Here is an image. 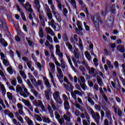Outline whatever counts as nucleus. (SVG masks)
<instances>
[{
  "instance_id": "obj_1",
  "label": "nucleus",
  "mask_w": 125,
  "mask_h": 125,
  "mask_svg": "<svg viewBox=\"0 0 125 125\" xmlns=\"http://www.w3.org/2000/svg\"><path fill=\"white\" fill-rule=\"evenodd\" d=\"M86 109L90 110V112L91 114L92 115V118L95 121L96 123L99 125V119H100V117H99V114L98 113H94V111H93V109L91 108V107L87 105Z\"/></svg>"
},
{
  "instance_id": "obj_2",
  "label": "nucleus",
  "mask_w": 125,
  "mask_h": 125,
  "mask_svg": "<svg viewBox=\"0 0 125 125\" xmlns=\"http://www.w3.org/2000/svg\"><path fill=\"white\" fill-rule=\"evenodd\" d=\"M96 21L93 22V24L95 26V30L96 32H100V27H99V23H101V25L103 24V21L101 20V17L99 16L96 18Z\"/></svg>"
},
{
  "instance_id": "obj_3",
  "label": "nucleus",
  "mask_w": 125,
  "mask_h": 125,
  "mask_svg": "<svg viewBox=\"0 0 125 125\" xmlns=\"http://www.w3.org/2000/svg\"><path fill=\"white\" fill-rule=\"evenodd\" d=\"M105 24L106 27L108 28L113 27V25H114V18H113V17H109V18L106 20Z\"/></svg>"
},
{
  "instance_id": "obj_4",
  "label": "nucleus",
  "mask_w": 125,
  "mask_h": 125,
  "mask_svg": "<svg viewBox=\"0 0 125 125\" xmlns=\"http://www.w3.org/2000/svg\"><path fill=\"white\" fill-rule=\"evenodd\" d=\"M54 99L55 100L56 102L58 103V104H62V102H59V101H62L61 99L60 98V95H59V91H56L55 92V95H53Z\"/></svg>"
},
{
  "instance_id": "obj_5",
  "label": "nucleus",
  "mask_w": 125,
  "mask_h": 125,
  "mask_svg": "<svg viewBox=\"0 0 125 125\" xmlns=\"http://www.w3.org/2000/svg\"><path fill=\"white\" fill-rule=\"evenodd\" d=\"M4 27H5V28L7 30V31H8V32H9V30H8V26H7V24H6V21H5V19L3 18L0 19V28H1V29H3Z\"/></svg>"
},
{
  "instance_id": "obj_6",
  "label": "nucleus",
  "mask_w": 125,
  "mask_h": 125,
  "mask_svg": "<svg viewBox=\"0 0 125 125\" xmlns=\"http://www.w3.org/2000/svg\"><path fill=\"white\" fill-rule=\"evenodd\" d=\"M66 114L69 116V117L64 114L63 115V118L64 120L66 121V122L70 123V122H71V119H72V114L69 112V111H66Z\"/></svg>"
},
{
  "instance_id": "obj_7",
  "label": "nucleus",
  "mask_w": 125,
  "mask_h": 125,
  "mask_svg": "<svg viewBox=\"0 0 125 125\" xmlns=\"http://www.w3.org/2000/svg\"><path fill=\"white\" fill-rule=\"evenodd\" d=\"M86 69L88 71L89 74L91 75H94V73H95V68L94 67H90L89 65H86Z\"/></svg>"
},
{
  "instance_id": "obj_8",
  "label": "nucleus",
  "mask_w": 125,
  "mask_h": 125,
  "mask_svg": "<svg viewBox=\"0 0 125 125\" xmlns=\"http://www.w3.org/2000/svg\"><path fill=\"white\" fill-rule=\"evenodd\" d=\"M23 90L25 93L22 92V93H21L20 94L21 96H23L24 98H27V97L29 96V94H30V93L28 92V89H27V88H24L23 89Z\"/></svg>"
},
{
  "instance_id": "obj_9",
  "label": "nucleus",
  "mask_w": 125,
  "mask_h": 125,
  "mask_svg": "<svg viewBox=\"0 0 125 125\" xmlns=\"http://www.w3.org/2000/svg\"><path fill=\"white\" fill-rule=\"evenodd\" d=\"M0 43L4 47H6L8 45V43L3 38L0 39Z\"/></svg>"
},
{
  "instance_id": "obj_10",
  "label": "nucleus",
  "mask_w": 125,
  "mask_h": 125,
  "mask_svg": "<svg viewBox=\"0 0 125 125\" xmlns=\"http://www.w3.org/2000/svg\"><path fill=\"white\" fill-rule=\"evenodd\" d=\"M51 8L52 11V13L54 15L56 18H57V16L56 15L58 14V13L55 12L56 9H55V7L54 6V5L53 4L51 5Z\"/></svg>"
},
{
  "instance_id": "obj_11",
  "label": "nucleus",
  "mask_w": 125,
  "mask_h": 125,
  "mask_svg": "<svg viewBox=\"0 0 125 125\" xmlns=\"http://www.w3.org/2000/svg\"><path fill=\"white\" fill-rule=\"evenodd\" d=\"M45 96L47 100H50L49 94H50V90H47L44 92Z\"/></svg>"
},
{
  "instance_id": "obj_12",
  "label": "nucleus",
  "mask_w": 125,
  "mask_h": 125,
  "mask_svg": "<svg viewBox=\"0 0 125 125\" xmlns=\"http://www.w3.org/2000/svg\"><path fill=\"white\" fill-rule=\"evenodd\" d=\"M24 119L27 122L28 125H33V121H32L28 116H25Z\"/></svg>"
},
{
  "instance_id": "obj_13",
  "label": "nucleus",
  "mask_w": 125,
  "mask_h": 125,
  "mask_svg": "<svg viewBox=\"0 0 125 125\" xmlns=\"http://www.w3.org/2000/svg\"><path fill=\"white\" fill-rule=\"evenodd\" d=\"M70 3H71L74 9H76V10H77V2H76V0H70Z\"/></svg>"
},
{
  "instance_id": "obj_14",
  "label": "nucleus",
  "mask_w": 125,
  "mask_h": 125,
  "mask_svg": "<svg viewBox=\"0 0 125 125\" xmlns=\"http://www.w3.org/2000/svg\"><path fill=\"white\" fill-rule=\"evenodd\" d=\"M61 64L62 69H65V68H66V63L64 62L63 58L61 59Z\"/></svg>"
},
{
  "instance_id": "obj_15",
  "label": "nucleus",
  "mask_w": 125,
  "mask_h": 125,
  "mask_svg": "<svg viewBox=\"0 0 125 125\" xmlns=\"http://www.w3.org/2000/svg\"><path fill=\"white\" fill-rule=\"evenodd\" d=\"M39 34L40 37L42 39L44 37V34H43V29L42 28H40Z\"/></svg>"
},
{
  "instance_id": "obj_16",
  "label": "nucleus",
  "mask_w": 125,
  "mask_h": 125,
  "mask_svg": "<svg viewBox=\"0 0 125 125\" xmlns=\"http://www.w3.org/2000/svg\"><path fill=\"white\" fill-rule=\"evenodd\" d=\"M16 91L17 92H21V93H22V92H23V88H22V87L20 86V85H17Z\"/></svg>"
},
{
  "instance_id": "obj_17",
  "label": "nucleus",
  "mask_w": 125,
  "mask_h": 125,
  "mask_svg": "<svg viewBox=\"0 0 125 125\" xmlns=\"http://www.w3.org/2000/svg\"><path fill=\"white\" fill-rule=\"evenodd\" d=\"M105 116H106V117L108 119V120L113 121V120H112V116H111V112L110 111V110H109L108 111H107L106 112Z\"/></svg>"
},
{
  "instance_id": "obj_18",
  "label": "nucleus",
  "mask_w": 125,
  "mask_h": 125,
  "mask_svg": "<svg viewBox=\"0 0 125 125\" xmlns=\"http://www.w3.org/2000/svg\"><path fill=\"white\" fill-rule=\"evenodd\" d=\"M20 74L24 80H26L27 79V76L26 75L25 72L23 71H20Z\"/></svg>"
},
{
  "instance_id": "obj_19",
  "label": "nucleus",
  "mask_w": 125,
  "mask_h": 125,
  "mask_svg": "<svg viewBox=\"0 0 125 125\" xmlns=\"http://www.w3.org/2000/svg\"><path fill=\"white\" fill-rule=\"evenodd\" d=\"M29 4L30 3L29 2H26L25 4L23 3L21 5L22 6V7H23V8L25 9V10H28V6H29Z\"/></svg>"
},
{
  "instance_id": "obj_20",
  "label": "nucleus",
  "mask_w": 125,
  "mask_h": 125,
  "mask_svg": "<svg viewBox=\"0 0 125 125\" xmlns=\"http://www.w3.org/2000/svg\"><path fill=\"white\" fill-rule=\"evenodd\" d=\"M1 90L2 91V94L3 95H5L6 94V89H5V87H4V85L2 84L1 86Z\"/></svg>"
},
{
  "instance_id": "obj_21",
  "label": "nucleus",
  "mask_w": 125,
  "mask_h": 125,
  "mask_svg": "<svg viewBox=\"0 0 125 125\" xmlns=\"http://www.w3.org/2000/svg\"><path fill=\"white\" fill-rule=\"evenodd\" d=\"M45 30L47 34H52L53 33V30H52L50 27H46Z\"/></svg>"
},
{
  "instance_id": "obj_22",
  "label": "nucleus",
  "mask_w": 125,
  "mask_h": 125,
  "mask_svg": "<svg viewBox=\"0 0 125 125\" xmlns=\"http://www.w3.org/2000/svg\"><path fill=\"white\" fill-rule=\"evenodd\" d=\"M57 71L60 75V78H63L64 76L63 75V73L62 72V70L60 68H57Z\"/></svg>"
},
{
  "instance_id": "obj_23",
  "label": "nucleus",
  "mask_w": 125,
  "mask_h": 125,
  "mask_svg": "<svg viewBox=\"0 0 125 125\" xmlns=\"http://www.w3.org/2000/svg\"><path fill=\"white\" fill-rule=\"evenodd\" d=\"M65 44L66 46H68L69 50H71V51L72 50H73V46H72L71 43H70V42H65Z\"/></svg>"
},
{
  "instance_id": "obj_24",
  "label": "nucleus",
  "mask_w": 125,
  "mask_h": 125,
  "mask_svg": "<svg viewBox=\"0 0 125 125\" xmlns=\"http://www.w3.org/2000/svg\"><path fill=\"white\" fill-rule=\"evenodd\" d=\"M50 67L51 68V72H52V73H54V72H55V65L54 63H51V64H50Z\"/></svg>"
},
{
  "instance_id": "obj_25",
  "label": "nucleus",
  "mask_w": 125,
  "mask_h": 125,
  "mask_svg": "<svg viewBox=\"0 0 125 125\" xmlns=\"http://www.w3.org/2000/svg\"><path fill=\"white\" fill-rule=\"evenodd\" d=\"M30 81L33 84V85H34V86H38V82H37V80H36V78L31 79Z\"/></svg>"
},
{
  "instance_id": "obj_26",
  "label": "nucleus",
  "mask_w": 125,
  "mask_h": 125,
  "mask_svg": "<svg viewBox=\"0 0 125 125\" xmlns=\"http://www.w3.org/2000/svg\"><path fill=\"white\" fill-rule=\"evenodd\" d=\"M7 71L8 72L10 75H13V69L12 68V67H7Z\"/></svg>"
},
{
  "instance_id": "obj_27",
  "label": "nucleus",
  "mask_w": 125,
  "mask_h": 125,
  "mask_svg": "<svg viewBox=\"0 0 125 125\" xmlns=\"http://www.w3.org/2000/svg\"><path fill=\"white\" fill-rule=\"evenodd\" d=\"M97 82L99 84L100 86H102V84H103V82H102V79H101V78H97Z\"/></svg>"
},
{
  "instance_id": "obj_28",
  "label": "nucleus",
  "mask_w": 125,
  "mask_h": 125,
  "mask_svg": "<svg viewBox=\"0 0 125 125\" xmlns=\"http://www.w3.org/2000/svg\"><path fill=\"white\" fill-rule=\"evenodd\" d=\"M7 96L8 99H9V100H11V101L12 100V99L13 98V96L12 95V94H11V93L9 92H7Z\"/></svg>"
},
{
  "instance_id": "obj_29",
  "label": "nucleus",
  "mask_w": 125,
  "mask_h": 125,
  "mask_svg": "<svg viewBox=\"0 0 125 125\" xmlns=\"http://www.w3.org/2000/svg\"><path fill=\"white\" fill-rule=\"evenodd\" d=\"M3 63L4 64V66H6V67H8V66L10 65L9 62L7 61V60L6 59L3 60Z\"/></svg>"
},
{
  "instance_id": "obj_30",
  "label": "nucleus",
  "mask_w": 125,
  "mask_h": 125,
  "mask_svg": "<svg viewBox=\"0 0 125 125\" xmlns=\"http://www.w3.org/2000/svg\"><path fill=\"white\" fill-rule=\"evenodd\" d=\"M11 84L14 86H16V85L17 84V81L16 80V79H15V78H13V80L11 81Z\"/></svg>"
},
{
  "instance_id": "obj_31",
  "label": "nucleus",
  "mask_w": 125,
  "mask_h": 125,
  "mask_svg": "<svg viewBox=\"0 0 125 125\" xmlns=\"http://www.w3.org/2000/svg\"><path fill=\"white\" fill-rule=\"evenodd\" d=\"M95 108L98 112H100V111H101V105L99 104H96L95 106Z\"/></svg>"
},
{
  "instance_id": "obj_32",
  "label": "nucleus",
  "mask_w": 125,
  "mask_h": 125,
  "mask_svg": "<svg viewBox=\"0 0 125 125\" xmlns=\"http://www.w3.org/2000/svg\"><path fill=\"white\" fill-rule=\"evenodd\" d=\"M50 104L54 111H56V110H57V107H56V106H55V104H54V102L53 101H51L50 102Z\"/></svg>"
},
{
  "instance_id": "obj_33",
  "label": "nucleus",
  "mask_w": 125,
  "mask_h": 125,
  "mask_svg": "<svg viewBox=\"0 0 125 125\" xmlns=\"http://www.w3.org/2000/svg\"><path fill=\"white\" fill-rule=\"evenodd\" d=\"M34 116H35V118H36L37 121H39V122L42 121V117H41V116H40V115H39L38 114H35Z\"/></svg>"
},
{
  "instance_id": "obj_34",
  "label": "nucleus",
  "mask_w": 125,
  "mask_h": 125,
  "mask_svg": "<svg viewBox=\"0 0 125 125\" xmlns=\"http://www.w3.org/2000/svg\"><path fill=\"white\" fill-rule=\"evenodd\" d=\"M106 63L107 64V66H108V67L110 69H113L114 68V66H113V65H112V63H111V62H110V61L107 60Z\"/></svg>"
},
{
  "instance_id": "obj_35",
  "label": "nucleus",
  "mask_w": 125,
  "mask_h": 125,
  "mask_svg": "<svg viewBox=\"0 0 125 125\" xmlns=\"http://www.w3.org/2000/svg\"><path fill=\"white\" fill-rule=\"evenodd\" d=\"M62 40L63 42H68L69 40L68 39V37H67V34H64L62 36Z\"/></svg>"
},
{
  "instance_id": "obj_36",
  "label": "nucleus",
  "mask_w": 125,
  "mask_h": 125,
  "mask_svg": "<svg viewBox=\"0 0 125 125\" xmlns=\"http://www.w3.org/2000/svg\"><path fill=\"white\" fill-rule=\"evenodd\" d=\"M85 57H86V58L88 59V60H90V54H89V52H88V51L85 52Z\"/></svg>"
},
{
  "instance_id": "obj_37",
  "label": "nucleus",
  "mask_w": 125,
  "mask_h": 125,
  "mask_svg": "<svg viewBox=\"0 0 125 125\" xmlns=\"http://www.w3.org/2000/svg\"><path fill=\"white\" fill-rule=\"evenodd\" d=\"M24 105H25V106H26V107H31V103H30L29 102V101H25V102H24Z\"/></svg>"
},
{
  "instance_id": "obj_38",
  "label": "nucleus",
  "mask_w": 125,
  "mask_h": 125,
  "mask_svg": "<svg viewBox=\"0 0 125 125\" xmlns=\"http://www.w3.org/2000/svg\"><path fill=\"white\" fill-rule=\"evenodd\" d=\"M74 57L76 59H79V58H80V55H79V53H78V52H77V51L76 50H74Z\"/></svg>"
},
{
  "instance_id": "obj_39",
  "label": "nucleus",
  "mask_w": 125,
  "mask_h": 125,
  "mask_svg": "<svg viewBox=\"0 0 125 125\" xmlns=\"http://www.w3.org/2000/svg\"><path fill=\"white\" fill-rule=\"evenodd\" d=\"M16 30L18 33V36H21L22 35V31L19 29V27H16Z\"/></svg>"
},
{
  "instance_id": "obj_40",
  "label": "nucleus",
  "mask_w": 125,
  "mask_h": 125,
  "mask_svg": "<svg viewBox=\"0 0 125 125\" xmlns=\"http://www.w3.org/2000/svg\"><path fill=\"white\" fill-rule=\"evenodd\" d=\"M31 58L35 63H37V62H38V60L37 59V58H36V56L35 55V54H32Z\"/></svg>"
},
{
  "instance_id": "obj_41",
  "label": "nucleus",
  "mask_w": 125,
  "mask_h": 125,
  "mask_svg": "<svg viewBox=\"0 0 125 125\" xmlns=\"http://www.w3.org/2000/svg\"><path fill=\"white\" fill-rule=\"evenodd\" d=\"M36 7V10L40 14L43 13V12L42 11H41V5H39V6H38Z\"/></svg>"
},
{
  "instance_id": "obj_42",
  "label": "nucleus",
  "mask_w": 125,
  "mask_h": 125,
  "mask_svg": "<svg viewBox=\"0 0 125 125\" xmlns=\"http://www.w3.org/2000/svg\"><path fill=\"white\" fill-rule=\"evenodd\" d=\"M43 121L44 122V123H47L48 122V124H50L51 122V121L49 120V119L46 118V117H44L43 118Z\"/></svg>"
},
{
  "instance_id": "obj_43",
  "label": "nucleus",
  "mask_w": 125,
  "mask_h": 125,
  "mask_svg": "<svg viewBox=\"0 0 125 125\" xmlns=\"http://www.w3.org/2000/svg\"><path fill=\"white\" fill-rule=\"evenodd\" d=\"M93 62L94 63V65H95V67H97V66H98V65H99L98 59H97V58H94L93 59Z\"/></svg>"
},
{
  "instance_id": "obj_44",
  "label": "nucleus",
  "mask_w": 125,
  "mask_h": 125,
  "mask_svg": "<svg viewBox=\"0 0 125 125\" xmlns=\"http://www.w3.org/2000/svg\"><path fill=\"white\" fill-rule=\"evenodd\" d=\"M54 20L52 19L50 22H49V26H52V27H53V28L54 27V26H55V24H54Z\"/></svg>"
},
{
  "instance_id": "obj_45",
  "label": "nucleus",
  "mask_w": 125,
  "mask_h": 125,
  "mask_svg": "<svg viewBox=\"0 0 125 125\" xmlns=\"http://www.w3.org/2000/svg\"><path fill=\"white\" fill-rule=\"evenodd\" d=\"M85 118L86 119V120H87V122L90 123V121H89L90 119L89 118V115H88V113H87L86 112H85Z\"/></svg>"
},
{
  "instance_id": "obj_46",
  "label": "nucleus",
  "mask_w": 125,
  "mask_h": 125,
  "mask_svg": "<svg viewBox=\"0 0 125 125\" xmlns=\"http://www.w3.org/2000/svg\"><path fill=\"white\" fill-rule=\"evenodd\" d=\"M9 54L12 59H13L14 58V52L12 50H11L9 52Z\"/></svg>"
},
{
  "instance_id": "obj_47",
  "label": "nucleus",
  "mask_w": 125,
  "mask_h": 125,
  "mask_svg": "<svg viewBox=\"0 0 125 125\" xmlns=\"http://www.w3.org/2000/svg\"><path fill=\"white\" fill-rule=\"evenodd\" d=\"M17 79L18 80L19 83H20L21 84H22V83H23V81H22V80L21 79V77L18 76Z\"/></svg>"
},
{
  "instance_id": "obj_48",
  "label": "nucleus",
  "mask_w": 125,
  "mask_h": 125,
  "mask_svg": "<svg viewBox=\"0 0 125 125\" xmlns=\"http://www.w3.org/2000/svg\"><path fill=\"white\" fill-rule=\"evenodd\" d=\"M63 14L64 16H67V14H68V10L67 8H64L63 10Z\"/></svg>"
},
{
  "instance_id": "obj_49",
  "label": "nucleus",
  "mask_w": 125,
  "mask_h": 125,
  "mask_svg": "<svg viewBox=\"0 0 125 125\" xmlns=\"http://www.w3.org/2000/svg\"><path fill=\"white\" fill-rule=\"evenodd\" d=\"M104 53L106 56H108V55H111V52L108 51V50L107 49H104Z\"/></svg>"
},
{
  "instance_id": "obj_50",
  "label": "nucleus",
  "mask_w": 125,
  "mask_h": 125,
  "mask_svg": "<svg viewBox=\"0 0 125 125\" xmlns=\"http://www.w3.org/2000/svg\"><path fill=\"white\" fill-rule=\"evenodd\" d=\"M45 84L46 85L47 87H48V88H50V87H51V85H50V83H49V82H48V81H46L45 82Z\"/></svg>"
},
{
  "instance_id": "obj_51",
  "label": "nucleus",
  "mask_w": 125,
  "mask_h": 125,
  "mask_svg": "<svg viewBox=\"0 0 125 125\" xmlns=\"http://www.w3.org/2000/svg\"><path fill=\"white\" fill-rule=\"evenodd\" d=\"M26 41H27V42H28L29 46H32V45H33V42H32V41L31 40H28V38H27V37L26 38Z\"/></svg>"
},
{
  "instance_id": "obj_52",
  "label": "nucleus",
  "mask_w": 125,
  "mask_h": 125,
  "mask_svg": "<svg viewBox=\"0 0 125 125\" xmlns=\"http://www.w3.org/2000/svg\"><path fill=\"white\" fill-rule=\"evenodd\" d=\"M75 116H77V117H79V116L81 115V112L79 110H76L75 111Z\"/></svg>"
},
{
  "instance_id": "obj_53",
  "label": "nucleus",
  "mask_w": 125,
  "mask_h": 125,
  "mask_svg": "<svg viewBox=\"0 0 125 125\" xmlns=\"http://www.w3.org/2000/svg\"><path fill=\"white\" fill-rule=\"evenodd\" d=\"M47 16L48 17L49 20H51V19H52V14L51 13H47Z\"/></svg>"
},
{
  "instance_id": "obj_54",
  "label": "nucleus",
  "mask_w": 125,
  "mask_h": 125,
  "mask_svg": "<svg viewBox=\"0 0 125 125\" xmlns=\"http://www.w3.org/2000/svg\"><path fill=\"white\" fill-rule=\"evenodd\" d=\"M81 87L83 89V90H85L87 88V86H86L85 84H83L81 85Z\"/></svg>"
},
{
  "instance_id": "obj_55",
  "label": "nucleus",
  "mask_w": 125,
  "mask_h": 125,
  "mask_svg": "<svg viewBox=\"0 0 125 125\" xmlns=\"http://www.w3.org/2000/svg\"><path fill=\"white\" fill-rule=\"evenodd\" d=\"M32 61H29L27 63V66L30 69H31V68H32Z\"/></svg>"
},
{
  "instance_id": "obj_56",
  "label": "nucleus",
  "mask_w": 125,
  "mask_h": 125,
  "mask_svg": "<svg viewBox=\"0 0 125 125\" xmlns=\"http://www.w3.org/2000/svg\"><path fill=\"white\" fill-rule=\"evenodd\" d=\"M28 77H29V78L30 81H31V80H33V79H35V77H34V76H33V75L31 74V73H28Z\"/></svg>"
},
{
  "instance_id": "obj_57",
  "label": "nucleus",
  "mask_w": 125,
  "mask_h": 125,
  "mask_svg": "<svg viewBox=\"0 0 125 125\" xmlns=\"http://www.w3.org/2000/svg\"><path fill=\"white\" fill-rule=\"evenodd\" d=\"M70 42L71 43H73V44H77V45L79 44H78V43H77V42H75V40H74V38L71 39Z\"/></svg>"
},
{
  "instance_id": "obj_58",
  "label": "nucleus",
  "mask_w": 125,
  "mask_h": 125,
  "mask_svg": "<svg viewBox=\"0 0 125 125\" xmlns=\"http://www.w3.org/2000/svg\"><path fill=\"white\" fill-rule=\"evenodd\" d=\"M58 121H59V124H60L61 125L62 124H64V118H61L60 119H59Z\"/></svg>"
},
{
  "instance_id": "obj_59",
  "label": "nucleus",
  "mask_w": 125,
  "mask_h": 125,
  "mask_svg": "<svg viewBox=\"0 0 125 125\" xmlns=\"http://www.w3.org/2000/svg\"><path fill=\"white\" fill-rule=\"evenodd\" d=\"M54 29L55 30H56L57 32H58L60 31V26L59 25L58 26V27L56 26H54Z\"/></svg>"
},
{
  "instance_id": "obj_60",
  "label": "nucleus",
  "mask_w": 125,
  "mask_h": 125,
  "mask_svg": "<svg viewBox=\"0 0 125 125\" xmlns=\"http://www.w3.org/2000/svg\"><path fill=\"white\" fill-rule=\"evenodd\" d=\"M80 69L81 72H85V71H86L85 67H84V66H80Z\"/></svg>"
},
{
  "instance_id": "obj_61",
  "label": "nucleus",
  "mask_w": 125,
  "mask_h": 125,
  "mask_svg": "<svg viewBox=\"0 0 125 125\" xmlns=\"http://www.w3.org/2000/svg\"><path fill=\"white\" fill-rule=\"evenodd\" d=\"M119 51L120 52H121V53H125V47H122L120 49V50H119Z\"/></svg>"
},
{
  "instance_id": "obj_62",
  "label": "nucleus",
  "mask_w": 125,
  "mask_h": 125,
  "mask_svg": "<svg viewBox=\"0 0 125 125\" xmlns=\"http://www.w3.org/2000/svg\"><path fill=\"white\" fill-rule=\"evenodd\" d=\"M47 40H48V41H49V42H53L52 38L49 35H47Z\"/></svg>"
},
{
  "instance_id": "obj_63",
  "label": "nucleus",
  "mask_w": 125,
  "mask_h": 125,
  "mask_svg": "<svg viewBox=\"0 0 125 125\" xmlns=\"http://www.w3.org/2000/svg\"><path fill=\"white\" fill-rule=\"evenodd\" d=\"M64 82H65L66 83H67V84H70L71 83L70 82H69V81H68V79H67L66 77H64V78L63 79Z\"/></svg>"
},
{
  "instance_id": "obj_64",
  "label": "nucleus",
  "mask_w": 125,
  "mask_h": 125,
  "mask_svg": "<svg viewBox=\"0 0 125 125\" xmlns=\"http://www.w3.org/2000/svg\"><path fill=\"white\" fill-rule=\"evenodd\" d=\"M18 109H23V105H22V104H20V103H18Z\"/></svg>"
}]
</instances>
